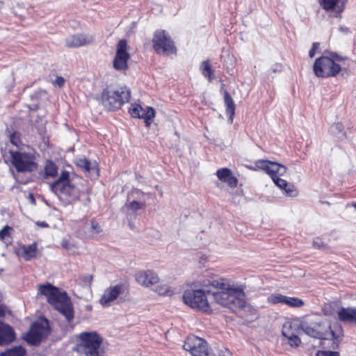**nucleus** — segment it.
<instances>
[{"instance_id":"obj_29","label":"nucleus","mask_w":356,"mask_h":356,"mask_svg":"<svg viewBox=\"0 0 356 356\" xmlns=\"http://www.w3.org/2000/svg\"><path fill=\"white\" fill-rule=\"evenodd\" d=\"M145 206V203L136 200H133L129 203H126L124 207L133 211H137L141 209H143Z\"/></svg>"},{"instance_id":"obj_15","label":"nucleus","mask_w":356,"mask_h":356,"mask_svg":"<svg viewBox=\"0 0 356 356\" xmlns=\"http://www.w3.org/2000/svg\"><path fill=\"white\" fill-rule=\"evenodd\" d=\"M104 338L96 331H90V356H104Z\"/></svg>"},{"instance_id":"obj_43","label":"nucleus","mask_w":356,"mask_h":356,"mask_svg":"<svg viewBox=\"0 0 356 356\" xmlns=\"http://www.w3.org/2000/svg\"><path fill=\"white\" fill-rule=\"evenodd\" d=\"M269 161L268 160H259L256 162V166L257 168L264 171L267 165H269Z\"/></svg>"},{"instance_id":"obj_64","label":"nucleus","mask_w":356,"mask_h":356,"mask_svg":"<svg viewBox=\"0 0 356 356\" xmlns=\"http://www.w3.org/2000/svg\"><path fill=\"white\" fill-rule=\"evenodd\" d=\"M136 193L138 194V193H140V191L139 190H136Z\"/></svg>"},{"instance_id":"obj_20","label":"nucleus","mask_w":356,"mask_h":356,"mask_svg":"<svg viewBox=\"0 0 356 356\" xmlns=\"http://www.w3.org/2000/svg\"><path fill=\"white\" fill-rule=\"evenodd\" d=\"M22 257L26 260L29 261L36 257L37 254V244L33 243L29 245H24L22 248Z\"/></svg>"},{"instance_id":"obj_42","label":"nucleus","mask_w":356,"mask_h":356,"mask_svg":"<svg viewBox=\"0 0 356 356\" xmlns=\"http://www.w3.org/2000/svg\"><path fill=\"white\" fill-rule=\"evenodd\" d=\"M318 356H339V352L331 350H321L317 353Z\"/></svg>"},{"instance_id":"obj_49","label":"nucleus","mask_w":356,"mask_h":356,"mask_svg":"<svg viewBox=\"0 0 356 356\" xmlns=\"http://www.w3.org/2000/svg\"><path fill=\"white\" fill-rule=\"evenodd\" d=\"M271 170L275 171V175L277 176V172L279 170V168H280V164L277 162L271 161V165L270 166Z\"/></svg>"},{"instance_id":"obj_18","label":"nucleus","mask_w":356,"mask_h":356,"mask_svg":"<svg viewBox=\"0 0 356 356\" xmlns=\"http://www.w3.org/2000/svg\"><path fill=\"white\" fill-rule=\"evenodd\" d=\"M50 186L51 191L58 196L63 195H71L74 191V186L70 182L63 184L52 183Z\"/></svg>"},{"instance_id":"obj_48","label":"nucleus","mask_w":356,"mask_h":356,"mask_svg":"<svg viewBox=\"0 0 356 356\" xmlns=\"http://www.w3.org/2000/svg\"><path fill=\"white\" fill-rule=\"evenodd\" d=\"M270 70L273 73L280 72L282 70V66L280 64H275L270 68Z\"/></svg>"},{"instance_id":"obj_25","label":"nucleus","mask_w":356,"mask_h":356,"mask_svg":"<svg viewBox=\"0 0 356 356\" xmlns=\"http://www.w3.org/2000/svg\"><path fill=\"white\" fill-rule=\"evenodd\" d=\"M284 305H286L291 307H301L305 305L304 301L296 297H285Z\"/></svg>"},{"instance_id":"obj_23","label":"nucleus","mask_w":356,"mask_h":356,"mask_svg":"<svg viewBox=\"0 0 356 356\" xmlns=\"http://www.w3.org/2000/svg\"><path fill=\"white\" fill-rule=\"evenodd\" d=\"M202 74L204 76L208 78L209 81L214 79L213 71L209 60H204L201 65Z\"/></svg>"},{"instance_id":"obj_1","label":"nucleus","mask_w":356,"mask_h":356,"mask_svg":"<svg viewBox=\"0 0 356 356\" xmlns=\"http://www.w3.org/2000/svg\"><path fill=\"white\" fill-rule=\"evenodd\" d=\"M204 286H211L212 289L207 291L210 296V301L214 300L216 303L229 308L233 312L245 307V293L239 287H234L227 280L218 277H213L210 280L204 281Z\"/></svg>"},{"instance_id":"obj_4","label":"nucleus","mask_w":356,"mask_h":356,"mask_svg":"<svg viewBox=\"0 0 356 356\" xmlns=\"http://www.w3.org/2000/svg\"><path fill=\"white\" fill-rule=\"evenodd\" d=\"M39 292L47 297L48 302L62 314L67 321L74 318V313L70 298L66 293H61L58 288L48 283L40 285Z\"/></svg>"},{"instance_id":"obj_17","label":"nucleus","mask_w":356,"mask_h":356,"mask_svg":"<svg viewBox=\"0 0 356 356\" xmlns=\"http://www.w3.org/2000/svg\"><path fill=\"white\" fill-rule=\"evenodd\" d=\"M337 314L341 322L356 324V307H341Z\"/></svg>"},{"instance_id":"obj_58","label":"nucleus","mask_w":356,"mask_h":356,"mask_svg":"<svg viewBox=\"0 0 356 356\" xmlns=\"http://www.w3.org/2000/svg\"><path fill=\"white\" fill-rule=\"evenodd\" d=\"M144 122L145 123V125L147 127H149L150 124H151V120H144Z\"/></svg>"},{"instance_id":"obj_63","label":"nucleus","mask_w":356,"mask_h":356,"mask_svg":"<svg viewBox=\"0 0 356 356\" xmlns=\"http://www.w3.org/2000/svg\"><path fill=\"white\" fill-rule=\"evenodd\" d=\"M30 117H31V119L34 117L33 113L30 114Z\"/></svg>"},{"instance_id":"obj_37","label":"nucleus","mask_w":356,"mask_h":356,"mask_svg":"<svg viewBox=\"0 0 356 356\" xmlns=\"http://www.w3.org/2000/svg\"><path fill=\"white\" fill-rule=\"evenodd\" d=\"M155 110L151 106L146 107L145 114L141 115L140 119L152 120L155 117Z\"/></svg>"},{"instance_id":"obj_32","label":"nucleus","mask_w":356,"mask_h":356,"mask_svg":"<svg viewBox=\"0 0 356 356\" xmlns=\"http://www.w3.org/2000/svg\"><path fill=\"white\" fill-rule=\"evenodd\" d=\"M44 171L47 177H55L57 175V168L52 162L46 164Z\"/></svg>"},{"instance_id":"obj_21","label":"nucleus","mask_w":356,"mask_h":356,"mask_svg":"<svg viewBox=\"0 0 356 356\" xmlns=\"http://www.w3.org/2000/svg\"><path fill=\"white\" fill-rule=\"evenodd\" d=\"M86 38L83 35H74L68 37L66 40V45L69 47H78L84 44Z\"/></svg>"},{"instance_id":"obj_27","label":"nucleus","mask_w":356,"mask_h":356,"mask_svg":"<svg viewBox=\"0 0 356 356\" xmlns=\"http://www.w3.org/2000/svg\"><path fill=\"white\" fill-rule=\"evenodd\" d=\"M232 172L230 169L227 168H222L217 170L216 175L221 181L225 182L228 177L232 175Z\"/></svg>"},{"instance_id":"obj_35","label":"nucleus","mask_w":356,"mask_h":356,"mask_svg":"<svg viewBox=\"0 0 356 356\" xmlns=\"http://www.w3.org/2000/svg\"><path fill=\"white\" fill-rule=\"evenodd\" d=\"M283 335L288 338L289 343L291 346H298L301 343L300 339L296 334H292L289 336H286L284 332H282Z\"/></svg>"},{"instance_id":"obj_2","label":"nucleus","mask_w":356,"mask_h":356,"mask_svg":"<svg viewBox=\"0 0 356 356\" xmlns=\"http://www.w3.org/2000/svg\"><path fill=\"white\" fill-rule=\"evenodd\" d=\"M348 57L339 54L336 51H324L322 56L317 58L313 64L315 76L321 79L337 77L340 73L343 76L348 74V68L340 63L348 60Z\"/></svg>"},{"instance_id":"obj_57","label":"nucleus","mask_w":356,"mask_h":356,"mask_svg":"<svg viewBox=\"0 0 356 356\" xmlns=\"http://www.w3.org/2000/svg\"><path fill=\"white\" fill-rule=\"evenodd\" d=\"M29 108L31 111L34 112L38 108V106L37 105H35L33 108H31V106H29Z\"/></svg>"},{"instance_id":"obj_28","label":"nucleus","mask_w":356,"mask_h":356,"mask_svg":"<svg viewBox=\"0 0 356 356\" xmlns=\"http://www.w3.org/2000/svg\"><path fill=\"white\" fill-rule=\"evenodd\" d=\"M143 111V107L140 104H131L129 109V113L132 118L140 119V112Z\"/></svg>"},{"instance_id":"obj_11","label":"nucleus","mask_w":356,"mask_h":356,"mask_svg":"<svg viewBox=\"0 0 356 356\" xmlns=\"http://www.w3.org/2000/svg\"><path fill=\"white\" fill-rule=\"evenodd\" d=\"M127 40H120L118 44L115 56L113 59V66L118 71H124L128 69V60L130 58V54L127 51Z\"/></svg>"},{"instance_id":"obj_62","label":"nucleus","mask_w":356,"mask_h":356,"mask_svg":"<svg viewBox=\"0 0 356 356\" xmlns=\"http://www.w3.org/2000/svg\"><path fill=\"white\" fill-rule=\"evenodd\" d=\"M352 206H353L355 209H356V202H352Z\"/></svg>"},{"instance_id":"obj_50","label":"nucleus","mask_w":356,"mask_h":356,"mask_svg":"<svg viewBox=\"0 0 356 356\" xmlns=\"http://www.w3.org/2000/svg\"><path fill=\"white\" fill-rule=\"evenodd\" d=\"M64 83H65V79L62 76H57L54 81V84L58 86L59 87L63 86Z\"/></svg>"},{"instance_id":"obj_33","label":"nucleus","mask_w":356,"mask_h":356,"mask_svg":"<svg viewBox=\"0 0 356 356\" xmlns=\"http://www.w3.org/2000/svg\"><path fill=\"white\" fill-rule=\"evenodd\" d=\"M76 165L86 172H89V161L86 158H76Z\"/></svg>"},{"instance_id":"obj_6","label":"nucleus","mask_w":356,"mask_h":356,"mask_svg":"<svg viewBox=\"0 0 356 356\" xmlns=\"http://www.w3.org/2000/svg\"><path fill=\"white\" fill-rule=\"evenodd\" d=\"M208 289H187L183 294L184 302L193 309L210 313L212 309L209 305L210 296L207 295Z\"/></svg>"},{"instance_id":"obj_30","label":"nucleus","mask_w":356,"mask_h":356,"mask_svg":"<svg viewBox=\"0 0 356 356\" xmlns=\"http://www.w3.org/2000/svg\"><path fill=\"white\" fill-rule=\"evenodd\" d=\"M285 297H286V296L280 294V293H274V294H271L268 297V300L269 302L274 304V305L279 304V303L284 305Z\"/></svg>"},{"instance_id":"obj_34","label":"nucleus","mask_w":356,"mask_h":356,"mask_svg":"<svg viewBox=\"0 0 356 356\" xmlns=\"http://www.w3.org/2000/svg\"><path fill=\"white\" fill-rule=\"evenodd\" d=\"M286 195L289 197H296L298 195V191L294 185L287 183V187L283 189Z\"/></svg>"},{"instance_id":"obj_8","label":"nucleus","mask_w":356,"mask_h":356,"mask_svg":"<svg viewBox=\"0 0 356 356\" xmlns=\"http://www.w3.org/2000/svg\"><path fill=\"white\" fill-rule=\"evenodd\" d=\"M12 163L18 172H32L37 169L35 156L31 152H10Z\"/></svg>"},{"instance_id":"obj_44","label":"nucleus","mask_w":356,"mask_h":356,"mask_svg":"<svg viewBox=\"0 0 356 356\" xmlns=\"http://www.w3.org/2000/svg\"><path fill=\"white\" fill-rule=\"evenodd\" d=\"M10 141L12 144L18 147L19 144L20 143V140H19L18 134L17 133H14V134H11L10 137Z\"/></svg>"},{"instance_id":"obj_41","label":"nucleus","mask_w":356,"mask_h":356,"mask_svg":"<svg viewBox=\"0 0 356 356\" xmlns=\"http://www.w3.org/2000/svg\"><path fill=\"white\" fill-rule=\"evenodd\" d=\"M225 183L227 184V185L231 188H235L237 186L238 179L232 175L228 177Z\"/></svg>"},{"instance_id":"obj_24","label":"nucleus","mask_w":356,"mask_h":356,"mask_svg":"<svg viewBox=\"0 0 356 356\" xmlns=\"http://www.w3.org/2000/svg\"><path fill=\"white\" fill-rule=\"evenodd\" d=\"M25 353V349L19 346L9 349L4 353H1L0 356H24Z\"/></svg>"},{"instance_id":"obj_46","label":"nucleus","mask_w":356,"mask_h":356,"mask_svg":"<svg viewBox=\"0 0 356 356\" xmlns=\"http://www.w3.org/2000/svg\"><path fill=\"white\" fill-rule=\"evenodd\" d=\"M157 291L159 292V294L161 295H167L168 294V293L170 291V289L168 286H160L158 289H157Z\"/></svg>"},{"instance_id":"obj_9","label":"nucleus","mask_w":356,"mask_h":356,"mask_svg":"<svg viewBox=\"0 0 356 356\" xmlns=\"http://www.w3.org/2000/svg\"><path fill=\"white\" fill-rule=\"evenodd\" d=\"M183 348L193 356H216L208 348V343L202 338L195 335L188 336L184 341Z\"/></svg>"},{"instance_id":"obj_13","label":"nucleus","mask_w":356,"mask_h":356,"mask_svg":"<svg viewBox=\"0 0 356 356\" xmlns=\"http://www.w3.org/2000/svg\"><path fill=\"white\" fill-rule=\"evenodd\" d=\"M7 312V308L0 304V346L8 344L15 338V334L12 327L1 321Z\"/></svg>"},{"instance_id":"obj_3","label":"nucleus","mask_w":356,"mask_h":356,"mask_svg":"<svg viewBox=\"0 0 356 356\" xmlns=\"http://www.w3.org/2000/svg\"><path fill=\"white\" fill-rule=\"evenodd\" d=\"M300 326L306 334L321 339L323 346H327L332 349L338 348L339 341L334 331L331 329L330 324L324 321H302Z\"/></svg>"},{"instance_id":"obj_47","label":"nucleus","mask_w":356,"mask_h":356,"mask_svg":"<svg viewBox=\"0 0 356 356\" xmlns=\"http://www.w3.org/2000/svg\"><path fill=\"white\" fill-rule=\"evenodd\" d=\"M271 165V161H269V165H267V167L265 169V172L270 175L271 179L273 177H275V171L273 170H271V168L270 167Z\"/></svg>"},{"instance_id":"obj_56","label":"nucleus","mask_w":356,"mask_h":356,"mask_svg":"<svg viewBox=\"0 0 356 356\" xmlns=\"http://www.w3.org/2000/svg\"><path fill=\"white\" fill-rule=\"evenodd\" d=\"M339 30L342 32H345V33H349L350 31H349V29L348 27H346V26H340L339 27Z\"/></svg>"},{"instance_id":"obj_19","label":"nucleus","mask_w":356,"mask_h":356,"mask_svg":"<svg viewBox=\"0 0 356 356\" xmlns=\"http://www.w3.org/2000/svg\"><path fill=\"white\" fill-rule=\"evenodd\" d=\"M224 102L226 106V114L229 116L228 120L230 123H232L235 114L236 106L232 97L227 90L224 91Z\"/></svg>"},{"instance_id":"obj_14","label":"nucleus","mask_w":356,"mask_h":356,"mask_svg":"<svg viewBox=\"0 0 356 356\" xmlns=\"http://www.w3.org/2000/svg\"><path fill=\"white\" fill-rule=\"evenodd\" d=\"M81 341L65 356H88L89 354V332L80 334Z\"/></svg>"},{"instance_id":"obj_7","label":"nucleus","mask_w":356,"mask_h":356,"mask_svg":"<svg viewBox=\"0 0 356 356\" xmlns=\"http://www.w3.org/2000/svg\"><path fill=\"white\" fill-rule=\"evenodd\" d=\"M152 44L154 51L159 54L169 55L177 52L174 42L164 30L154 32Z\"/></svg>"},{"instance_id":"obj_36","label":"nucleus","mask_w":356,"mask_h":356,"mask_svg":"<svg viewBox=\"0 0 356 356\" xmlns=\"http://www.w3.org/2000/svg\"><path fill=\"white\" fill-rule=\"evenodd\" d=\"M312 245L314 248L318 250H327L328 245L327 244L325 243L321 238H316L314 239Z\"/></svg>"},{"instance_id":"obj_61","label":"nucleus","mask_w":356,"mask_h":356,"mask_svg":"<svg viewBox=\"0 0 356 356\" xmlns=\"http://www.w3.org/2000/svg\"><path fill=\"white\" fill-rule=\"evenodd\" d=\"M145 111H146V108L145 109L143 108V111L140 112V115H144V114H145Z\"/></svg>"},{"instance_id":"obj_12","label":"nucleus","mask_w":356,"mask_h":356,"mask_svg":"<svg viewBox=\"0 0 356 356\" xmlns=\"http://www.w3.org/2000/svg\"><path fill=\"white\" fill-rule=\"evenodd\" d=\"M117 298L118 302H123L127 300V293H124V287L122 284H116L106 289L100 299V302L103 306L108 307Z\"/></svg>"},{"instance_id":"obj_10","label":"nucleus","mask_w":356,"mask_h":356,"mask_svg":"<svg viewBox=\"0 0 356 356\" xmlns=\"http://www.w3.org/2000/svg\"><path fill=\"white\" fill-rule=\"evenodd\" d=\"M49 333V321L47 319H41L32 324L25 340L30 344L38 345Z\"/></svg>"},{"instance_id":"obj_52","label":"nucleus","mask_w":356,"mask_h":356,"mask_svg":"<svg viewBox=\"0 0 356 356\" xmlns=\"http://www.w3.org/2000/svg\"><path fill=\"white\" fill-rule=\"evenodd\" d=\"M286 172V167L284 165L280 164V168H279V170L277 172V175L279 176L284 175Z\"/></svg>"},{"instance_id":"obj_45","label":"nucleus","mask_w":356,"mask_h":356,"mask_svg":"<svg viewBox=\"0 0 356 356\" xmlns=\"http://www.w3.org/2000/svg\"><path fill=\"white\" fill-rule=\"evenodd\" d=\"M319 45L320 44L318 42H314L312 44V48L310 49V50L309 51V56L310 58H312L314 56L316 52V50L318 49L319 47Z\"/></svg>"},{"instance_id":"obj_38","label":"nucleus","mask_w":356,"mask_h":356,"mask_svg":"<svg viewBox=\"0 0 356 356\" xmlns=\"http://www.w3.org/2000/svg\"><path fill=\"white\" fill-rule=\"evenodd\" d=\"M13 230V228L8 225L4 226L0 230V240L6 241L7 238L10 236V231Z\"/></svg>"},{"instance_id":"obj_54","label":"nucleus","mask_w":356,"mask_h":356,"mask_svg":"<svg viewBox=\"0 0 356 356\" xmlns=\"http://www.w3.org/2000/svg\"><path fill=\"white\" fill-rule=\"evenodd\" d=\"M219 356H232V354L229 350L225 349V350L221 351Z\"/></svg>"},{"instance_id":"obj_53","label":"nucleus","mask_w":356,"mask_h":356,"mask_svg":"<svg viewBox=\"0 0 356 356\" xmlns=\"http://www.w3.org/2000/svg\"><path fill=\"white\" fill-rule=\"evenodd\" d=\"M343 6H339L337 10L335 13L334 17H341V13L343 12Z\"/></svg>"},{"instance_id":"obj_40","label":"nucleus","mask_w":356,"mask_h":356,"mask_svg":"<svg viewBox=\"0 0 356 356\" xmlns=\"http://www.w3.org/2000/svg\"><path fill=\"white\" fill-rule=\"evenodd\" d=\"M69 172L67 171H63L59 178L54 183L63 184L69 181Z\"/></svg>"},{"instance_id":"obj_55","label":"nucleus","mask_w":356,"mask_h":356,"mask_svg":"<svg viewBox=\"0 0 356 356\" xmlns=\"http://www.w3.org/2000/svg\"><path fill=\"white\" fill-rule=\"evenodd\" d=\"M36 225L40 227H47L49 226L48 224L44 221H38Z\"/></svg>"},{"instance_id":"obj_31","label":"nucleus","mask_w":356,"mask_h":356,"mask_svg":"<svg viewBox=\"0 0 356 356\" xmlns=\"http://www.w3.org/2000/svg\"><path fill=\"white\" fill-rule=\"evenodd\" d=\"M90 179H97L99 177V168L96 161H90Z\"/></svg>"},{"instance_id":"obj_26","label":"nucleus","mask_w":356,"mask_h":356,"mask_svg":"<svg viewBox=\"0 0 356 356\" xmlns=\"http://www.w3.org/2000/svg\"><path fill=\"white\" fill-rule=\"evenodd\" d=\"M319 4L326 11L333 10L339 2V0H319Z\"/></svg>"},{"instance_id":"obj_22","label":"nucleus","mask_w":356,"mask_h":356,"mask_svg":"<svg viewBox=\"0 0 356 356\" xmlns=\"http://www.w3.org/2000/svg\"><path fill=\"white\" fill-rule=\"evenodd\" d=\"M329 132L339 138H346V133L344 131V126L341 122L334 123L329 129Z\"/></svg>"},{"instance_id":"obj_39","label":"nucleus","mask_w":356,"mask_h":356,"mask_svg":"<svg viewBox=\"0 0 356 356\" xmlns=\"http://www.w3.org/2000/svg\"><path fill=\"white\" fill-rule=\"evenodd\" d=\"M274 184L281 189H284L287 187V181L283 179L280 178L278 176L275 175L272 178Z\"/></svg>"},{"instance_id":"obj_16","label":"nucleus","mask_w":356,"mask_h":356,"mask_svg":"<svg viewBox=\"0 0 356 356\" xmlns=\"http://www.w3.org/2000/svg\"><path fill=\"white\" fill-rule=\"evenodd\" d=\"M136 280L138 284L145 286L153 285L159 281L157 274L149 270L138 273Z\"/></svg>"},{"instance_id":"obj_60","label":"nucleus","mask_w":356,"mask_h":356,"mask_svg":"<svg viewBox=\"0 0 356 356\" xmlns=\"http://www.w3.org/2000/svg\"><path fill=\"white\" fill-rule=\"evenodd\" d=\"M129 226L130 227V228H131V229H134V225L132 222H129Z\"/></svg>"},{"instance_id":"obj_59","label":"nucleus","mask_w":356,"mask_h":356,"mask_svg":"<svg viewBox=\"0 0 356 356\" xmlns=\"http://www.w3.org/2000/svg\"><path fill=\"white\" fill-rule=\"evenodd\" d=\"M44 115H42V116H38V120H36V122H39V121H40L41 122H42V117H43Z\"/></svg>"},{"instance_id":"obj_51","label":"nucleus","mask_w":356,"mask_h":356,"mask_svg":"<svg viewBox=\"0 0 356 356\" xmlns=\"http://www.w3.org/2000/svg\"><path fill=\"white\" fill-rule=\"evenodd\" d=\"M90 228L93 230H95L97 233H99L101 231L99 225L97 223H95L94 221L90 222Z\"/></svg>"},{"instance_id":"obj_5","label":"nucleus","mask_w":356,"mask_h":356,"mask_svg":"<svg viewBox=\"0 0 356 356\" xmlns=\"http://www.w3.org/2000/svg\"><path fill=\"white\" fill-rule=\"evenodd\" d=\"M131 90L127 86L113 88L106 86L100 95V102L107 111H116L129 102Z\"/></svg>"}]
</instances>
